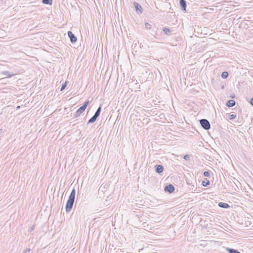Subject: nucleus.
I'll use <instances>...</instances> for the list:
<instances>
[{"instance_id":"f257e3e1","label":"nucleus","mask_w":253,"mask_h":253,"mask_svg":"<svg viewBox=\"0 0 253 253\" xmlns=\"http://www.w3.org/2000/svg\"><path fill=\"white\" fill-rule=\"evenodd\" d=\"M75 195L76 190L74 188L72 189L70 193L69 199L66 205L65 209L67 212H70L73 208V204L75 201Z\"/></svg>"},{"instance_id":"f03ea898","label":"nucleus","mask_w":253,"mask_h":253,"mask_svg":"<svg viewBox=\"0 0 253 253\" xmlns=\"http://www.w3.org/2000/svg\"><path fill=\"white\" fill-rule=\"evenodd\" d=\"M200 123L202 127L205 130H209L211 128V125L209 121L205 119L200 120Z\"/></svg>"},{"instance_id":"7ed1b4c3","label":"nucleus","mask_w":253,"mask_h":253,"mask_svg":"<svg viewBox=\"0 0 253 253\" xmlns=\"http://www.w3.org/2000/svg\"><path fill=\"white\" fill-rule=\"evenodd\" d=\"M68 36L70 38V41L72 43H75L77 41V37L75 36V35L71 32H68Z\"/></svg>"},{"instance_id":"20e7f679","label":"nucleus","mask_w":253,"mask_h":253,"mask_svg":"<svg viewBox=\"0 0 253 253\" xmlns=\"http://www.w3.org/2000/svg\"><path fill=\"white\" fill-rule=\"evenodd\" d=\"M175 190L174 186L171 184H169L165 187L164 190L165 192H168L169 193H172Z\"/></svg>"},{"instance_id":"39448f33","label":"nucleus","mask_w":253,"mask_h":253,"mask_svg":"<svg viewBox=\"0 0 253 253\" xmlns=\"http://www.w3.org/2000/svg\"><path fill=\"white\" fill-rule=\"evenodd\" d=\"M85 109L83 107L81 106L76 112L75 114L74 115V117L75 118H77L79 117L84 111Z\"/></svg>"},{"instance_id":"423d86ee","label":"nucleus","mask_w":253,"mask_h":253,"mask_svg":"<svg viewBox=\"0 0 253 253\" xmlns=\"http://www.w3.org/2000/svg\"><path fill=\"white\" fill-rule=\"evenodd\" d=\"M155 171L157 173H161L164 170V167L162 165H156L155 166Z\"/></svg>"},{"instance_id":"0eeeda50","label":"nucleus","mask_w":253,"mask_h":253,"mask_svg":"<svg viewBox=\"0 0 253 253\" xmlns=\"http://www.w3.org/2000/svg\"><path fill=\"white\" fill-rule=\"evenodd\" d=\"M179 4L183 11H186V1L185 0H179Z\"/></svg>"},{"instance_id":"6e6552de","label":"nucleus","mask_w":253,"mask_h":253,"mask_svg":"<svg viewBox=\"0 0 253 253\" xmlns=\"http://www.w3.org/2000/svg\"><path fill=\"white\" fill-rule=\"evenodd\" d=\"M218 205L220 208H221L228 209L230 208V206L227 203H226L219 202Z\"/></svg>"},{"instance_id":"1a4fd4ad","label":"nucleus","mask_w":253,"mask_h":253,"mask_svg":"<svg viewBox=\"0 0 253 253\" xmlns=\"http://www.w3.org/2000/svg\"><path fill=\"white\" fill-rule=\"evenodd\" d=\"M236 104V102L233 100H230L226 103V106L228 107H232Z\"/></svg>"},{"instance_id":"9d476101","label":"nucleus","mask_w":253,"mask_h":253,"mask_svg":"<svg viewBox=\"0 0 253 253\" xmlns=\"http://www.w3.org/2000/svg\"><path fill=\"white\" fill-rule=\"evenodd\" d=\"M134 5L135 7V9L137 11H139L140 13H142V7L137 2H134Z\"/></svg>"},{"instance_id":"9b49d317","label":"nucleus","mask_w":253,"mask_h":253,"mask_svg":"<svg viewBox=\"0 0 253 253\" xmlns=\"http://www.w3.org/2000/svg\"><path fill=\"white\" fill-rule=\"evenodd\" d=\"M163 31L165 33V34L166 35H168V36H169L170 35V33L171 32V31L167 28V27H165L163 29Z\"/></svg>"},{"instance_id":"f8f14e48","label":"nucleus","mask_w":253,"mask_h":253,"mask_svg":"<svg viewBox=\"0 0 253 253\" xmlns=\"http://www.w3.org/2000/svg\"><path fill=\"white\" fill-rule=\"evenodd\" d=\"M98 117H97V116H95L94 115H93L87 122V124H91V123H94L97 118Z\"/></svg>"},{"instance_id":"ddd939ff","label":"nucleus","mask_w":253,"mask_h":253,"mask_svg":"<svg viewBox=\"0 0 253 253\" xmlns=\"http://www.w3.org/2000/svg\"><path fill=\"white\" fill-rule=\"evenodd\" d=\"M210 182L207 178H205L204 180L202 181V185L204 187H207L209 185H210Z\"/></svg>"},{"instance_id":"4468645a","label":"nucleus","mask_w":253,"mask_h":253,"mask_svg":"<svg viewBox=\"0 0 253 253\" xmlns=\"http://www.w3.org/2000/svg\"><path fill=\"white\" fill-rule=\"evenodd\" d=\"M2 74L6 76L8 78L12 77L14 75L13 74H10L8 71H4L2 73Z\"/></svg>"},{"instance_id":"2eb2a0df","label":"nucleus","mask_w":253,"mask_h":253,"mask_svg":"<svg viewBox=\"0 0 253 253\" xmlns=\"http://www.w3.org/2000/svg\"><path fill=\"white\" fill-rule=\"evenodd\" d=\"M101 111V106H99V107L98 108V109L96 111L94 115L95 116H97V117H98L100 114Z\"/></svg>"},{"instance_id":"dca6fc26","label":"nucleus","mask_w":253,"mask_h":253,"mask_svg":"<svg viewBox=\"0 0 253 253\" xmlns=\"http://www.w3.org/2000/svg\"><path fill=\"white\" fill-rule=\"evenodd\" d=\"M228 73L226 71H224L221 74V77L222 78L225 79L228 77Z\"/></svg>"},{"instance_id":"f3484780","label":"nucleus","mask_w":253,"mask_h":253,"mask_svg":"<svg viewBox=\"0 0 253 253\" xmlns=\"http://www.w3.org/2000/svg\"><path fill=\"white\" fill-rule=\"evenodd\" d=\"M42 2L46 4H52V0H42Z\"/></svg>"},{"instance_id":"a211bd4d","label":"nucleus","mask_w":253,"mask_h":253,"mask_svg":"<svg viewBox=\"0 0 253 253\" xmlns=\"http://www.w3.org/2000/svg\"><path fill=\"white\" fill-rule=\"evenodd\" d=\"M68 83V81H65V82L62 84L61 87L60 88V91L63 90L66 88V87Z\"/></svg>"},{"instance_id":"6ab92c4d","label":"nucleus","mask_w":253,"mask_h":253,"mask_svg":"<svg viewBox=\"0 0 253 253\" xmlns=\"http://www.w3.org/2000/svg\"><path fill=\"white\" fill-rule=\"evenodd\" d=\"M89 101L88 100L86 101L85 102H84V103L82 106V107H83L85 109L86 108L87 105L89 104Z\"/></svg>"},{"instance_id":"aec40b11","label":"nucleus","mask_w":253,"mask_h":253,"mask_svg":"<svg viewBox=\"0 0 253 253\" xmlns=\"http://www.w3.org/2000/svg\"><path fill=\"white\" fill-rule=\"evenodd\" d=\"M203 175L205 177H209L210 175V173L209 171H205L204 172Z\"/></svg>"},{"instance_id":"412c9836","label":"nucleus","mask_w":253,"mask_h":253,"mask_svg":"<svg viewBox=\"0 0 253 253\" xmlns=\"http://www.w3.org/2000/svg\"><path fill=\"white\" fill-rule=\"evenodd\" d=\"M145 25L146 28L147 29H150L151 28V25L147 22L145 23Z\"/></svg>"},{"instance_id":"4be33fe9","label":"nucleus","mask_w":253,"mask_h":253,"mask_svg":"<svg viewBox=\"0 0 253 253\" xmlns=\"http://www.w3.org/2000/svg\"><path fill=\"white\" fill-rule=\"evenodd\" d=\"M183 158L186 161H189L190 160V156L189 155H185Z\"/></svg>"},{"instance_id":"5701e85b","label":"nucleus","mask_w":253,"mask_h":253,"mask_svg":"<svg viewBox=\"0 0 253 253\" xmlns=\"http://www.w3.org/2000/svg\"><path fill=\"white\" fill-rule=\"evenodd\" d=\"M235 117H236V115H234V114H232V115H230L229 116V119H230V120L233 119H234Z\"/></svg>"},{"instance_id":"b1692460","label":"nucleus","mask_w":253,"mask_h":253,"mask_svg":"<svg viewBox=\"0 0 253 253\" xmlns=\"http://www.w3.org/2000/svg\"><path fill=\"white\" fill-rule=\"evenodd\" d=\"M34 228H35V226H34V225L32 226L30 228V231H30V232H32V231H33V230H34Z\"/></svg>"},{"instance_id":"393cba45","label":"nucleus","mask_w":253,"mask_h":253,"mask_svg":"<svg viewBox=\"0 0 253 253\" xmlns=\"http://www.w3.org/2000/svg\"><path fill=\"white\" fill-rule=\"evenodd\" d=\"M154 39H158V37L157 36V34L153 36V38H152L151 40H154Z\"/></svg>"},{"instance_id":"a878e982","label":"nucleus","mask_w":253,"mask_h":253,"mask_svg":"<svg viewBox=\"0 0 253 253\" xmlns=\"http://www.w3.org/2000/svg\"><path fill=\"white\" fill-rule=\"evenodd\" d=\"M250 103L253 106V97L250 100Z\"/></svg>"},{"instance_id":"bb28decb","label":"nucleus","mask_w":253,"mask_h":253,"mask_svg":"<svg viewBox=\"0 0 253 253\" xmlns=\"http://www.w3.org/2000/svg\"><path fill=\"white\" fill-rule=\"evenodd\" d=\"M3 133V130L2 129H0V136Z\"/></svg>"},{"instance_id":"cd10ccee","label":"nucleus","mask_w":253,"mask_h":253,"mask_svg":"<svg viewBox=\"0 0 253 253\" xmlns=\"http://www.w3.org/2000/svg\"><path fill=\"white\" fill-rule=\"evenodd\" d=\"M30 249L28 248V249H27L25 251V252H30Z\"/></svg>"},{"instance_id":"c85d7f7f","label":"nucleus","mask_w":253,"mask_h":253,"mask_svg":"<svg viewBox=\"0 0 253 253\" xmlns=\"http://www.w3.org/2000/svg\"><path fill=\"white\" fill-rule=\"evenodd\" d=\"M143 250V248L142 249H139V251H138V252L139 253H140V252H142V251Z\"/></svg>"},{"instance_id":"c756f323","label":"nucleus","mask_w":253,"mask_h":253,"mask_svg":"<svg viewBox=\"0 0 253 253\" xmlns=\"http://www.w3.org/2000/svg\"><path fill=\"white\" fill-rule=\"evenodd\" d=\"M231 97L233 98L234 97V96H232Z\"/></svg>"},{"instance_id":"7c9ffc66","label":"nucleus","mask_w":253,"mask_h":253,"mask_svg":"<svg viewBox=\"0 0 253 253\" xmlns=\"http://www.w3.org/2000/svg\"><path fill=\"white\" fill-rule=\"evenodd\" d=\"M2 79H0V80H2Z\"/></svg>"}]
</instances>
